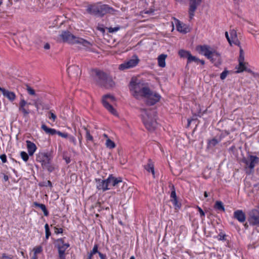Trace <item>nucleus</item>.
Masks as SVG:
<instances>
[{"mask_svg": "<svg viewBox=\"0 0 259 259\" xmlns=\"http://www.w3.org/2000/svg\"><path fill=\"white\" fill-rule=\"evenodd\" d=\"M0 159L3 163H6L7 161V156L5 154L0 155Z\"/></svg>", "mask_w": 259, "mask_h": 259, "instance_id": "obj_52", "label": "nucleus"}, {"mask_svg": "<svg viewBox=\"0 0 259 259\" xmlns=\"http://www.w3.org/2000/svg\"><path fill=\"white\" fill-rule=\"evenodd\" d=\"M98 254L100 256V258L101 259H107L106 255L105 254H103L101 252H98Z\"/></svg>", "mask_w": 259, "mask_h": 259, "instance_id": "obj_56", "label": "nucleus"}, {"mask_svg": "<svg viewBox=\"0 0 259 259\" xmlns=\"http://www.w3.org/2000/svg\"><path fill=\"white\" fill-rule=\"evenodd\" d=\"M0 91L2 93L3 95L11 102H13L15 100L16 95L14 92L9 91L1 87Z\"/></svg>", "mask_w": 259, "mask_h": 259, "instance_id": "obj_18", "label": "nucleus"}, {"mask_svg": "<svg viewBox=\"0 0 259 259\" xmlns=\"http://www.w3.org/2000/svg\"><path fill=\"white\" fill-rule=\"evenodd\" d=\"M30 105V103H27L24 99H22L20 100L19 106V110L22 112L24 116H26L30 112L28 106Z\"/></svg>", "mask_w": 259, "mask_h": 259, "instance_id": "obj_14", "label": "nucleus"}, {"mask_svg": "<svg viewBox=\"0 0 259 259\" xmlns=\"http://www.w3.org/2000/svg\"><path fill=\"white\" fill-rule=\"evenodd\" d=\"M105 145L109 149H113L115 147V143L109 138L106 140Z\"/></svg>", "mask_w": 259, "mask_h": 259, "instance_id": "obj_32", "label": "nucleus"}, {"mask_svg": "<svg viewBox=\"0 0 259 259\" xmlns=\"http://www.w3.org/2000/svg\"><path fill=\"white\" fill-rule=\"evenodd\" d=\"M197 208L198 209V210L200 213L201 218L204 217L205 213L203 211V210L198 206H197Z\"/></svg>", "mask_w": 259, "mask_h": 259, "instance_id": "obj_51", "label": "nucleus"}, {"mask_svg": "<svg viewBox=\"0 0 259 259\" xmlns=\"http://www.w3.org/2000/svg\"><path fill=\"white\" fill-rule=\"evenodd\" d=\"M83 128L85 131V133H86L85 138H86V140L88 141L93 142V141H94L93 137L90 134L89 130H88L87 129V128L85 127V126H84Z\"/></svg>", "mask_w": 259, "mask_h": 259, "instance_id": "obj_33", "label": "nucleus"}, {"mask_svg": "<svg viewBox=\"0 0 259 259\" xmlns=\"http://www.w3.org/2000/svg\"><path fill=\"white\" fill-rule=\"evenodd\" d=\"M197 50L199 51V53L203 54L207 59L211 58V55L214 50L213 49L211 48L210 46L207 45L199 46L197 47Z\"/></svg>", "mask_w": 259, "mask_h": 259, "instance_id": "obj_11", "label": "nucleus"}, {"mask_svg": "<svg viewBox=\"0 0 259 259\" xmlns=\"http://www.w3.org/2000/svg\"><path fill=\"white\" fill-rule=\"evenodd\" d=\"M58 241L60 242L62 244L61 245H58L57 247L58 249L59 256L60 259H65V251L66 249L69 247L70 245L68 243H64V240L62 238L59 239Z\"/></svg>", "mask_w": 259, "mask_h": 259, "instance_id": "obj_12", "label": "nucleus"}, {"mask_svg": "<svg viewBox=\"0 0 259 259\" xmlns=\"http://www.w3.org/2000/svg\"><path fill=\"white\" fill-rule=\"evenodd\" d=\"M39 185L41 187H52V184L50 181H47L46 182H43L39 184Z\"/></svg>", "mask_w": 259, "mask_h": 259, "instance_id": "obj_41", "label": "nucleus"}, {"mask_svg": "<svg viewBox=\"0 0 259 259\" xmlns=\"http://www.w3.org/2000/svg\"><path fill=\"white\" fill-rule=\"evenodd\" d=\"M86 11L90 15L102 17L107 13H113L115 10L107 5L95 3L88 5L87 6Z\"/></svg>", "mask_w": 259, "mask_h": 259, "instance_id": "obj_2", "label": "nucleus"}, {"mask_svg": "<svg viewBox=\"0 0 259 259\" xmlns=\"http://www.w3.org/2000/svg\"><path fill=\"white\" fill-rule=\"evenodd\" d=\"M55 233L56 234H60L63 233V229L62 228H57V227H55Z\"/></svg>", "mask_w": 259, "mask_h": 259, "instance_id": "obj_54", "label": "nucleus"}, {"mask_svg": "<svg viewBox=\"0 0 259 259\" xmlns=\"http://www.w3.org/2000/svg\"><path fill=\"white\" fill-rule=\"evenodd\" d=\"M63 159L65 160L66 163H69L71 161L70 157L67 156H64Z\"/></svg>", "mask_w": 259, "mask_h": 259, "instance_id": "obj_57", "label": "nucleus"}, {"mask_svg": "<svg viewBox=\"0 0 259 259\" xmlns=\"http://www.w3.org/2000/svg\"><path fill=\"white\" fill-rule=\"evenodd\" d=\"M96 181L97 182V188L98 190H102V191L104 192L110 189L107 179H96Z\"/></svg>", "mask_w": 259, "mask_h": 259, "instance_id": "obj_15", "label": "nucleus"}, {"mask_svg": "<svg viewBox=\"0 0 259 259\" xmlns=\"http://www.w3.org/2000/svg\"><path fill=\"white\" fill-rule=\"evenodd\" d=\"M214 208L217 210L222 211L224 212L225 209L223 203L221 201H217L214 205Z\"/></svg>", "mask_w": 259, "mask_h": 259, "instance_id": "obj_30", "label": "nucleus"}, {"mask_svg": "<svg viewBox=\"0 0 259 259\" xmlns=\"http://www.w3.org/2000/svg\"><path fill=\"white\" fill-rule=\"evenodd\" d=\"M4 180L5 181H7L9 180V177L7 175H4Z\"/></svg>", "mask_w": 259, "mask_h": 259, "instance_id": "obj_60", "label": "nucleus"}, {"mask_svg": "<svg viewBox=\"0 0 259 259\" xmlns=\"http://www.w3.org/2000/svg\"><path fill=\"white\" fill-rule=\"evenodd\" d=\"M60 36L64 42H66L69 44H81L87 48H89L91 46L90 42L82 38L75 36L68 31H62V33L60 35Z\"/></svg>", "mask_w": 259, "mask_h": 259, "instance_id": "obj_4", "label": "nucleus"}, {"mask_svg": "<svg viewBox=\"0 0 259 259\" xmlns=\"http://www.w3.org/2000/svg\"><path fill=\"white\" fill-rule=\"evenodd\" d=\"M172 190L171 192L170 197H171V199H175L177 198V197L176 195V191H175V187H174V185L172 186Z\"/></svg>", "mask_w": 259, "mask_h": 259, "instance_id": "obj_44", "label": "nucleus"}, {"mask_svg": "<svg viewBox=\"0 0 259 259\" xmlns=\"http://www.w3.org/2000/svg\"><path fill=\"white\" fill-rule=\"evenodd\" d=\"M234 218L240 223L245 221L246 215L242 210H237L234 212Z\"/></svg>", "mask_w": 259, "mask_h": 259, "instance_id": "obj_20", "label": "nucleus"}, {"mask_svg": "<svg viewBox=\"0 0 259 259\" xmlns=\"http://www.w3.org/2000/svg\"><path fill=\"white\" fill-rule=\"evenodd\" d=\"M69 140L70 142L72 143L74 145H76V140L75 138L73 136L68 137Z\"/></svg>", "mask_w": 259, "mask_h": 259, "instance_id": "obj_50", "label": "nucleus"}, {"mask_svg": "<svg viewBox=\"0 0 259 259\" xmlns=\"http://www.w3.org/2000/svg\"><path fill=\"white\" fill-rule=\"evenodd\" d=\"M53 157L51 154L48 152H42L39 153L37 160L41 162V163H44L45 162L52 161Z\"/></svg>", "mask_w": 259, "mask_h": 259, "instance_id": "obj_16", "label": "nucleus"}, {"mask_svg": "<svg viewBox=\"0 0 259 259\" xmlns=\"http://www.w3.org/2000/svg\"><path fill=\"white\" fill-rule=\"evenodd\" d=\"M148 87H143L140 83H137L131 81L130 84V91L132 92L134 97L136 99H139L142 97L144 95L143 90L147 89Z\"/></svg>", "mask_w": 259, "mask_h": 259, "instance_id": "obj_6", "label": "nucleus"}, {"mask_svg": "<svg viewBox=\"0 0 259 259\" xmlns=\"http://www.w3.org/2000/svg\"><path fill=\"white\" fill-rule=\"evenodd\" d=\"M98 245L96 244L94 245L93 249L91 251L90 253L91 255H94L97 253H98L99 251H98Z\"/></svg>", "mask_w": 259, "mask_h": 259, "instance_id": "obj_43", "label": "nucleus"}, {"mask_svg": "<svg viewBox=\"0 0 259 259\" xmlns=\"http://www.w3.org/2000/svg\"><path fill=\"white\" fill-rule=\"evenodd\" d=\"M174 20L175 21L177 30L178 31L184 34L189 31L188 27L186 24L182 23L180 20L176 18H174Z\"/></svg>", "mask_w": 259, "mask_h": 259, "instance_id": "obj_17", "label": "nucleus"}, {"mask_svg": "<svg viewBox=\"0 0 259 259\" xmlns=\"http://www.w3.org/2000/svg\"><path fill=\"white\" fill-rule=\"evenodd\" d=\"M228 74V71L225 70L220 75V78L222 80H224L226 78Z\"/></svg>", "mask_w": 259, "mask_h": 259, "instance_id": "obj_46", "label": "nucleus"}, {"mask_svg": "<svg viewBox=\"0 0 259 259\" xmlns=\"http://www.w3.org/2000/svg\"><path fill=\"white\" fill-rule=\"evenodd\" d=\"M225 36H226V38L227 39V40L228 41L229 43L230 44V45H232V42H231V40L230 37H229L228 32L227 31L225 32Z\"/></svg>", "mask_w": 259, "mask_h": 259, "instance_id": "obj_55", "label": "nucleus"}, {"mask_svg": "<svg viewBox=\"0 0 259 259\" xmlns=\"http://www.w3.org/2000/svg\"><path fill=\"white\" fill-rule=\"evenodd\" d=\"M49 115H50L49 116V118L52 119L53 120V121H54L57 118L56 115L51 111L49 112Z\"/></svg>", "mask_w": 259, "mask_h": 259, "instance_id": "obj_49", "label": "nucleus"}, {"mask_svg": "<svg viewBox=\"0 0 259 259\" xmlns=\"http://www.w3.org/2000/svg\"><path fill=\"white\" fill-rule=\"evenodd\" d=\"M31 259H37V255L33 254V255Z\"/></svg>", "mask_w": 259, "mask_h": 259, "instance_id": "obj_64", "label": "nucleus"}, {"mask_svg": "<svg viewBox=\"0 0 259 259\" xmlns=\"http://www.w3.org/2000/svg\"><path fill=\"white\" fill-rule=\"evenodd\" d=\"M27 148L29 155L32 156L36 150V146L33 142L27 141Z\"/></svg>", "mask_w": 259, "mask_h": 259, "instance_id": "obj_24", "label": "nucleus"}, {"mask_svg": "<svg viewBox=\"0 0 259 259\" xmlns=\"http://www.w3.org/2000/svg\"><path fill=\"white\" fill-rule=\"evenodd\" d=\"M108 182L109 186H116L119 183L122 182V179L121 178H115L112 175H110L107 179Z\"/></svg>", "mask_w": 259, "mask_h": 259, "instance_id": "obj_21", "label": "nucleus"}, {"mask_svg": "<svg viewBox=\"0 0 259 259\" xmlns=\"http://www.w3.org/2000/svg\"><path fill=\"white\" fill-rule=\"evenodd\" d=\"M200 62L202 65H204L205 62L203 60H200V61H198V63Z\"/></svg>", "mask_w": 259, "mask_h": 259, "instance_id": "obj_63", "label": "nucleus"}, {"mask_svg": "<svg viewBox=\"0 0 259 259\" xmlns=\"http://www.w3.org/2000/svg\"><path fill=\"white\" fill-rule=\"evenodd\" d=\"M238 60L239 62H242L244 61V53L243 50L241 48L240 49V55Z\"/></svg>", "mask_w": 259, "mask_h": 259, "instance_id": "obj_45", "label": "nucleus"}, {"mask_svg": "<svg viewBox=\"0 0 259 259\" xmlns=\"http://www.w3.org/2000/svg\"><path fill=\"white\" fill-rule=\"evenodd\" d=\"M26 90H27L28 93L30 95L34 96L35 95V91L31 88L29 85H26Z\"/></svg>", "mask_w": 259, "mask_h": 259, "instance_id": "obj_40", "label": "nucleus"}, {"mask_svg": "<svg viewBox=\"0 0 259 259\" xmlns=\"http://www.w3.org/2000/svg\"><path fill=\"white\" fill-rule=\"evenodd\" d=\"M140 60L137 55H134L132 58L127 61H125L119 66V69L124 70L125 69L133 68L136 66L139 63Z\"/></svg>", "mask_w": 259, "mask_h": 259, "instance_id": "obj_9", "label": "nucleus"}, {"mask_svg": "<svg viewBox=\"0 0 259 259\" xmlns=\"http://www.w3.org/2000/svg\"><path fill=\"white\" fill-rule=\"evenodd\" d=\"M44 49H46V50H49L50 49V45L49 43H46L45 45H44Z\"/></svg>", "mask_w": 259, "mask_h": 259, "instance_id": "obj_58", "label": "nucleus"}, {"mask_svg": "<svg viewBox=\"0 0 259 259\" xmlns=\"http://www.w3.org/2000/svg\"><path fill=\"white\" fill-rule=\"evenodd\" d=\"M249 215L250 224L259 227V211L253 209L250 211Z\"/></svg>", "mask_w": 259, "mask_h": 259, "instance_id": "obj_13", "label": "nucleus"}, {"mask_svg": "<svg viewBox=\"0 0 259 259\" xmlns=\"http://www.w3.org/2000/svg\"><path fill=\"white\" fill-rule=\"evenodd\" d=\"M171 201L174 204L176 209L180 208L181 205L180 203H179L177 198L175 199H171Z\"/></svg>", "mask_w": 259, "mask_h": 259, "instance_id": "obj_38", "label": "nucleus"}, {"mask_svg": "<svg viewBox=\"0 0 259 259\" xmlns=\"http://www.w3.org/2000/svg\"><path fill=\"white\" fill-rule=\"evenodd\" d=\"M167 55L165 54H161L158 57V64L160 67H164L165 66V59Z\"/></svg>", "mask_w": 259, "mask_h": 259, "instance_id": "obj_26", "label": "nucleus"}, {"mask_svg": "<svg viewBox=\"0 0 259 259\" xmlns=\"http://www.w3.org/2000/svg\"><path fill=\"white\" fill-rule=\"evenodd\" d=\"M226 235L225 234H220L218 236V238L219 240H226Z\"/></svg>", "mask_w": 259, "mask_h": 259, "instance_id": "obj_53", "label": "nucleus"}, {"mask_svg": "<svg viewBox=\"0 0 259 259\" xmlns=\"http://www.w3.org/2000/svg\"><path fill=\"white\" fill-rule=\"evenodd\" d=\"M20 155H21L22 159L24 161L26 162L28 161V160L29 159V156H28V154L26 152H25L24 151H22V152H21Z\"/></svg>", "mask_w": 259, "mask_h": 259, "instance_id": "obj_39", "label": "nucleus"}, {"mask_svg": "<svg viewBox=\"0 0 259 259\" xmlns=\"http://www.w3.org/2000/svg\"><path fill=\"white\" fill-rule=\"evenodd\" d=\"M190 54L189 52L183 50H181L179 52V54L181 57L187 58V59Z\"/></svg>", "mask_w": 259, "mask_h": 259, "instance_id": "obj_34", "label": "nucleus"}, {"mask_svg": "<svg viewBox=\"0 0 259 259\" xmlns=\"http://www.w3.org/2000/svg\"><path fill=\"white\" fill-rule=\"evenodd\" d=\"M33 206L40 208V209H41L43 211L45 216L48 217L49 215V212L45 204L39 203L37 202H34L33 203Z\"/></svg>", "mask_w": 259, "mask_h": 259, "instance_id": "obj_25", "label": "nucleus"}, {"mask_svg": "<svg viewBox=\"0 0 259 259\" xmlns=\"http://www.w3.org/2000/svg\"><path fill=\"white\" fill-rule=\"evenodd\" d=\"M67 71L69 75L72 76H77L79 73L80 72L79 67L75 65L68 67Z\"/></svg>", "mask_w": 259, "mask_h": 259, "instance_id": "obj_22", "label": "nucleus"}, {"mask_svg": "<svg viewBox=\"0 0 259 259\" xmlns=\"http://www.w3.org/2000/svg\"><path fill=\"white\" fill-rule=\"evenodd\" d=\"M93 255H91V254L90 253L88 256V258L87 259H92V256H93Z\"/></svg>", "mask_w": 259, "mask_h": 259, "instance_id": "obj_62", "label": "nucleus"}, {"mask_svg": "<svg viewBox=\"0 0 259 259\" xmlns=\"http://www.w3.org/2000/svg\"><path fill=\"white\" fill-rule=\"evenodd\" d=\"M41 166L44 169H47L49 172H52L54 170L55 167L51 162H45L41 164Z\"/></svg>", "mask_w": 259, "mask_h": 259, "instance_id": "obj_28", "label": "nucleus"}, {"mask_svg": "<svg viewBox=\"0 0 259 259\" xmlns=\"http://www.w3.org/2000/svg\"><path fill=\"white\" fill-rule=\"evenodd\" d=\"M34 254L36 255L37 254L40 253L42 251V248L41 246H39L33 248Z\"/></svg>", "mask_w": 259, "mask_h": 259, "instance_id": "obj_42", "label": "nucleus"}, {"mask_svg": "<svg viewBox=\"0 0 259 259\" xmlns=\"http://www.w3.org/2000/svg\"><path fill=\"white\" fill-rule=\"evenodd\" d=\"M245 63L244 61H240L239 62V66L238 67V70L236 71L237 73H240L246 70Z\"/></svg>", "mask_w": 259, "mask_h": 259, "instance_id": "obj_31", "label": "nucleus"}, {"mask_svg": "<svg viewBox=\"0 0 259 259\" xmlns=\"http://www.w3.org/2000/svg\"><path fill=\"white\" fill-rule=\"evenodd\" d=\"M230 34L232 44H233L236 46H239L240 43L237 38L236 31L234 30H231L230 31Z\"/></svg>", "mask_w": 259, "mask_h": 259, "instance_id": "obj_23", "label": "nucleus"}, {"mask_svg": "<svg viewBox=\"0 0 259 259\" xmlns=\"http://www.w3.org/2000/svg\"><path fill=\"white\" fill-rule=\"evenodd\" d=\"M145 169L148 172H151L152 175L154 176V165L150 159H149L148 163L145 165Z\"/></svg>", "mask_w": 259, "mask_h": 259, "instance_id": "obj_29", "label": "nucleus"}, {"mask_svg": "<svg viewBox=\"0 0 259 259\" xmlns=\"http://www.w3.org/2000/svg\"><path fill=\"white\" fill-rule=\"evenodd\" d=\"M115 101V98L110 95H106L103 97L102 103L104 107L111 114L117 116V113L116 110L111 105V103Z\"/></svg>", "mask_w": 259, "mask_h": 259, "instance_id": "obj_8", "label": "nucleus"}, {"mask_svg": "<svg viewBox=\"0 0 259 259\" xmlns=\"http://www.w3.org/2000/svg\"><path fill=\"white\" fill-rule=\"evenodd\" d=\"M209 59L215 65H219L221 63V55L215 50H213L212 55H211V58Z\"/></svg>", "mask_w": 259, "mask_h": 259, "instance_id": "obj_19", "label": "nucleus"}, {"mask_svg": "<svg viewBox=\"0 0 259 259\" xmlns=\"http://www.w3.org/2000/svg\"><path fill=\"white\" fill-rule=\"evenodd\" d=\"M57 135H58L59 136L64 138H67L68 137V135L67 133H62L60 131H58Z\"/></svg>", "mask_w": 259, "mask_h": 259, "instance_id": "obj_48", "label": "nucleus"}, {"mask_svg": "<svg viewBox=\"0 0 259 259\" xmlns=\"http://www.w3.org/2000/svg\"><path fill=\"white\" fill-rule=\"evenodd\" d=\"M144 95L142 98L145 99V103L147 105L152 106L159 101L161 96L155 92L152 91L149 88L143 90Z\"/></svg>", "mask_w": 259, "mask_h": 259, "instance_id": "obj_5", "label": "nucleus"}, {"mask_svg": "<svg viewBox=\"0 0 259 259\" xmlns=\"http://www.w3.org/2000/svg\"><path fill=\"white\" fill-rule=\"evenodd\" d=\"M220 142V140H218V139L215 138H213L211 140H209L208 144V146L210 147H213L215 145H217L219 142Z\"/></svg>", "mask_w": 259, "mask_h": 259, "instance_id": "obj_36", "label": "nucleus"}, {"mask_svg": "<svg viewBox=\"0 0 259 259\" xmlns=\"http://www.w3.org/2000/svg\"><path fill=\"white\" fill-rule=\"evenodd\" d=\"M202 1V0H189V14L190 19L193 18L195 15V12L197 7L201 4Z\"/></svg>", "mask_w": 259, "mask_h": 259, "instance_id": "obj_10", "label": "nucleus"}, {"mask_svg": "<svg viewBox=\"0 0 259 259\" xmlns=\"http://www.w3.org/2000/svg\"><path fill=\"white\" fill-rule=\"evenodd\" d=\"M41 128L47 133L51 135L57 134L58 131L55 129L48 127L46 124L41 125Z\"/></svg>", "mask_w": 259, "mask_h": 259, "instance_id": "obj_27", "label": "nucleus"}, {"mask_svg": "<svg viewBox=\"0 0 259 259\" xmlns=\"http://www.w3.org/2000/svg\"><path fill=\"white\" fill-rule=\"evenodd\" d=\"M242 162L245 164V168L253 170L255 165L259 163V157L254 156L248 152L246 157L242 159Z\"/></svg>", "mask_w": 259, "mask_h": 259, "instance_id": "obj_7", "label": "nucleus"}, {"mask_svg": "<svg viewBox=\"0 0 259 259\" xmlns=\"http://www.w3.org/2000/svg\"><path fill=\"white\" fill-rule=\"evenodd\" d=\"M198 61H200V59L196 58L195 56H192L191 54H190L189 56L188 57V59L187 60V63H190L192 62H195L198 63Z\"/></svg>", "mask_w": 259, "mask_h": 259, "instance_id": "obj_35", "label": "nucleus"}, {"mask_svg": "<svg viewBox=\"0 0 259 259\" xmlns=\"http://www.w3.org/2000/svg\"><path fill=\"white\" fill-rule=\"evenodd\" d=\"M90 74L94 82L98 85L109 88L113 87L114 84L112 77L102 70L93 69Z\"/></svg>", "mask_w": 259, "mask_h": 259, "instance_id": "obj_1", "label": "nucleus"}, {"mask_svg": "<svg viewBox=\"0 0 259 259\" xmlns=\"http://www.w3.org/2000/svg\"><path fill=\"white\" fill-rule=\"evenodd\" d=\"M119 29V27H110L108 29V31L110 33H113L117 31Z\"/></svg>", "mask_w": 259, "mask_h": 259, "instance_id": "obj_47", "label": "nucleus"}, {"mask_svg": "<svg viewBox=\"0 0 259 259\" xmlns=\"http://www.w3.org/2000/svg\"><path fill=\"white\" fill-rule=\"evenodd\" d=\"M141 115L143 123L149 131H153L156 127L157 123L154 118L155 112L151 109H140Z\"/></svg>", "mask_w": 259, "mask_h": 259, "instance_id": "obj_3", "label": "nucleus"}, {"mask_svg": "<svg viewBox=\"0 0 259 259\" xmlns=\"http://www.w3.org/2000/svg\"><path fill=\"white\" fill-rule=\"evenodd\" d=\"M244 71H247L248 72H249V73H251L253 74H254L255 73L254 72H252V71L251 70H250V69H247L246 68V70H245Z\"/></svg>", "mask_w": 259, "mask_h": 259, "instance_id": "obj_59", "label": "nucleus"}, {"mask_svg": "<svg viewBox=\"0 0 259 259\" xmlns=\"http://www.w3.org/2000/svg\"><path fill=\"white\" fill-rule=\"evenodd\" d=\"M45 232H46V239H48L50 236L51 233L50 231L49 226L48 224H46L45 226Z\"/></svg>", "mask_w": 259, "mask_h": 259, "instance_id": "obj_37", "label": "nucleus"}, {"mask_svg": "<svg viewBox=\"0 0 259 259\" xmlns=\"http://www.w3.org/2000/svg\"><path fill=\"white\" fill-rule=\"evenodd\" d=\"M34 105L35 107L36 108V109L38 110V104L36 102H35L34 103Z\"/></svg>", "mask_w": 259, "mask_h": 259, "instance_id": "obj_61", "label": "nucleus"}]
</instances>
